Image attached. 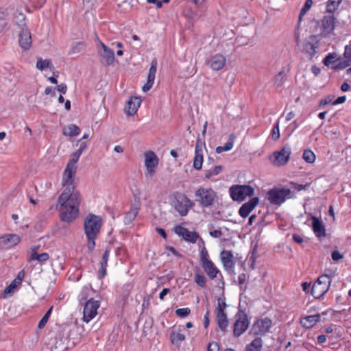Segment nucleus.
<instances>
[{
	"instance_id": "nucleus-33",
	"label": "nucleus",
	"mask_w": 351,
	"mask_h": 351,
	"mask_svg": "<svg viewBox=\"0 0 351 351\" xmlns=\"http://www.w3.org/2000/svg\"><path fill=\"white\" fill-rule=\"evenodd\" d=\"M345 60L340 63V68L343 69L351 64V44L346 45L343 53Z\"/></svg>"
},
{
	"instance_id": "nucleus-21",
	"label": "nucleus",
	"mask_w": 351,
	"mask_h": 351,
	"mask_svg": "<svg viewBox=\"0 0 351 351\" xmlns=\"http://www.w3.org/2000/svg\"><path fill=\"white\" fill-rule=\"evenodd\" d=\"M217 319L219 328L223 332L227 331L228 326V320L227 318L226 313L224 312L222 308H221V304L219 302L217 307Z\"/></svg>"
},
{
	"instance_id": "nucleus-20",
	"label": "nucleus",
	"mask_w": 351,
	"mask_h": 351,
	"mask_svg": "<svg viewBox=\"0 0 351 351\" xmlns=\"http://www.w3.org/2000/svg\"><path fill=\"white\" fill-rule=\"evenodd\" d=\"M157 60L156 59L152 60L151 62V66L149 70V73L147 79V82L143 86V90L144 92H147L149 90L154 84L156 73L157 70Z\"/></svg>"
},
{
	"instance_id": "nucleus-59",
	"label": "nucleus",
	"mask_w": 351,
	"mask_h": 351,
	"mask_svg": "<svg viewBox=\"0 0 351 351\" xmlns=\"http://www.w3.org/2000/svg\"><path fill=\"white\" fill-rule=\"evenodd\" d=\"M346 101V96L339 97L335 101L332 102V105H337L343 104Z\"/></svg>"
},
{
	"instance_id": "nucleus-41",
	"label": "nucleus",
	"mask_w": 351,
	"mask_h": 351,
	"mask_svg": "<svg viewBox=\"0 0 351 351\" xmlns=\"http://www.w3.org/2000/svg\"><path fill=\"white\" fill-rule=\"evenodd\" d=\"M223 167L221 165L215 166L213 169L206 170L205 172V178L210 179L213 176H217L222 171Z\"/></svg>"
},
{
	"instance_id": "nucleus-25",
	"label": "nucleus",
	"mask_w": 351,
	"mask_h": 351,
	"mask_svg": "<svg viewBox=\"0 0 351 351\" xmlns=\"http://www.w3.org/2000/svg\"><path fill=\"white\" fill-rule=\"evenodd\" d=\"M141 104V99L140 98L137 97H132L131 99L128 101V104L125 106V111L127 113L128 115H134L138 107Z\"/></svg>"
},
{
	"instance_id": "nucleus-53",
	"label": "nucleus",
	"mask_w": 351,
	"mask_h": 351,
	"mask_svg": "<svg viewBox=\"0 0 351 351\" xmlns=\"http://www.w3.org/2000/svg\"><path fill=\"white\" fill-rule=\"evenodd\" d=\"M292 184L293 186V188L295 189H296L297 191L306 189L309 186V184H306L303 185V184H296V183H292Z\"/></svg>"
},
{
	"instance_id": "nucleus-36",
	"label": "nucleus",
	"mask_w": 351,
	"mask_h": 351,
	"mask_svg": "<svg viewBox=\"0 0 351 351\" xmlns=\"http://www.w3.org/2000/svg\"><path fill=\"white\" fill-rule=\"evenodd\" d=\"M80 156H81V154L80 153V152L76 151V152L72 153L71 155L70 156V158H69V162L66 167L77 169V162Z\"/></svg>"
},
{
	"instance_id": "nucleus-39",
	"label": "nucleus",
	"mask_w": 351,
	"mask_h": 351,
	"mask_svg": "<svg viewBox=\"0 0 351 351\" xmlns=\"http://www.w3.org/2000/svg\"><path fill=\"white\" fill-rule=\"evenodd\" d=\"M49 258V255L48 253L44 252L42 254H31L29 258V261L36 260L39 263H43L47 261Z\"/></svg>"
},
{
	"instance_id": "nucleus-8",
	"label": "nucleus",
	"mask_w": 351,
	"mask_h": 351,
	"mask_svg": "<svg viewBox=\"0 0 351 351\" xmlns=\"http://www.w3.org/2000/svg\"><path fill=\"white\" fill-rule=\"evenodd\" d=\"M291 153L290 148L286 145L280 151L274 152L269 158L270 161L277 167L285 165L289 160Z\"/></svg>"
},
{
	"instance_id": "nucleus-54",
	"label": "nucleus",
	"mask_w": 351,
	"mask_h": 351,
	"mask_svg": "<svg viewBox=\"0 0 351 351\" xmlns=\"http://www.w3.org/2000/svg\"><path fill=\"white\" fill-rule=\"evenodd\" d=\"M343 258V255L338 251H334L332 253V258L334 261H338Z\"/></svg>"
},
{
	"instance_id": "nucleus-45",
	"label": "nucleus",
	"mask_w": 351,
	"mask_h": 351,
	"mask_svg": "<svg viewBox=\"0 0 351 351\" xmlns=\"http://www.w3.org/2000/svg\"><path fill=\"white\" fill-rule=\"evenodd\" d=\"M285 79V72L281 71L274 77V84L276 87H281Z\"/></svg>"
},
{
	"instance_id": "nucleus-18",
	"label": "nucleus",
	"mask_w": 351,
	"mask_h": 351,
	"mask_svg": "<svg viewBox=\"0 0 351 351\" xmlns=\"http://www.w3.org/2000/svg\"><path fill=\"white\" fill-rule=\"evenodd\" d=\"M158 158L154 152L148 151L145 153V165L150 174L154 173V169L158 165Z\"/></svg>"
},
{
	"instance_id": "nucleus-12",
	"label": "nucleus",
	"mask_w": 351,
	"mask_h": 351,
	"mask_svg": "<svg viewBox=\"0 0 351 351\" xmlns=\"http://www.w3.org/2000/svg\"><path fill=\"white\" fill-rule=\"evenodd\" d=\"M203 148H205V143L199 138L196 141L195 157L193 159V168L196 170H200L203 163Z\"/></svg>"
},
{
	"instance_id": "nucleus-30",
	"label": "nucleus",
	"mask_w": 351,
	"mask_h": 351,
	"mask_svg": "<svg viewBox=\"0 0 351 351\" xmlns=\"http://www.w3.org/2000/svg\"><path fill=\"white\" fill-rule=\"evenodd\" d=\"M25 276V272L23 270H21L19 272L16 278L13 280V282L7 287L4 290V293H12L14 289L16 287L17 285H20Z\"/></svg>"
},
{
	"instance_id": "nucleus-5",
	"label": "nucleus",
	"mask_w": 351,
	"mask_h": 351,
	"mask_svg": "<svg viewBox=\"0 0 351 351\" xmlns=\"http://www.w3.org/2000/svg\"><path fill=\"white\" fill-rule=\"evenodd\" d=\"M331 280L329 276H319L311 288V294L315 298L322 297L329 289Z\"/></svg>"
},
{
	"instance_id": "nucleus-43",
	"label": "nucleus",
	"mask_w": 351,
	"mask_h": 351,
	"mask_svg": "<svg viewBox=\"0 0 351 351\" xmlns=\"http://www.w3.org/2000/svg\"><path fill=\"white\" fill-rule=\"evenodd\" d=\"M170 337L173 344H178L179 343L183 341L185 339L184 335L179 332H172L170 335Z\"/></svg>"
},
{
	"instance_id": "nucleus-31",
	"label": "nucleus",
	"mask_w": 351,
	"mask_h": 351,
	"mask_svg": "<svg viewBox=\"0 0 351 351\" xmlns=\"http://www.w3.org/2000/svg\"><path fill=\"white\" fill-rule=\"evenodd\" d=\"M110 248L107 247L102 256V260L100 263L101 268L99 271V278H103L106 274V267H107V263L110 254Z\"/></svg>"
},
{
	"instance_id": "nucleus-16",
	"label": "nucleus",
	"mask_w": 351,
	"mask_h": 351,
	"mask_svg": "<svg viewBox=\"0 0 351 351\" xmlns=\"http://www.w3.org/2000/svg\"><path fill=\"white\" fill-rule=\"evenodd\" d=\"M21 241V237L16 234H7L0 237L1 249L9 248L17 245Z\"/></svg>"
},
{
	"instance_id": "nucleus-60",
	"label": "nucleus",
	"mask_w": 351,
	"mask_h": 351,
	"mask_svg": "<svg viewBox=\"0 0 351 351\" xmlns=\"http://www.w3.org/2000/svg\"><path fill=\"white\" fill-rule=\"evenodd\" d=\"M209 311H208L204 316V326L205 328H208L209 325Z\"/></svg>"
},
{
	"instance_id": "nucleus-44",
	"label": "nucleus",
	"mask_w": 351,
	"mask_h": 351,
	"mask_svg": "<svg viewBox=\"0 0 351 351\" xmlns=\"http://www.w3.org/2000/svg\"><path fill=\"white\" fill-rule=\"evenodd\" d=\"M303 158L306 162L311 164L315 160V155L311 150L306 149L304 152Z\"/></svg>"
},
{
	"instance_id": "nucleus-27",
	"label": "nucleus",
	"mask_w": 351,
	"mask_h": 351,
	"mask_svg": "<svg viewBox=\"0 0 351 351\" xmlns=\"http://www.w3.org/2000/svg\"><path fill=\"white\" fill-rule=\"evenodd\" d=\"M202 267L206 274L211 279L215 278L217 274L219 272V270L215 266L214 263L210 260L202 263Z\"/></svg>"
},
{
	"instance_id": "nucleus-48",
	"label": "nucleus",
	"mask_w": 351,
	"mask_h": 351,
	"mask_svg": "<svg viewBox=\"0 0 351 351\" xmlns=\"http://www.w3.org/2000/svg\"><path fill=\"white\" fill-rule=\"evenodd\" d=\"M194 280L195 283L201 287H205L207 281L206 277L204 275L199 274H195Z\"/></svg>"
},
{
	"instance_id": "nucleus-52",
	"label": "nucleus",
	"mask_w": 351,
	"mask_h": 351,
	"mask_svg": "<svg viewBox=\"0 0 351 351\" xmlns=\"http://www.w3.org/2000/svg\"><path fill=\"white\" fill-rule=\"evenodd\" d=\"M208 351H219V346L217 342L210 343L208 346Z\"/></svg>"
},
{
	"instance_id": "nucleus-2",
	"label": "nucleus",
	"mask_w": 351,
	"mask_h": 351,
	"mask_svg": "<svg viewBox=\"0 0 351 351\" xmlns=\"http://www.w3.org/2000/svg\"><path fill=\"white\" fill-rule=\"evenodd\" d=\"M102 219L97 215L90 213L84 219V228L87 238V247L93 251L95 246V239L100 232Z\"/></svg>"
},
{
	"instance_id": "nucleus-28",
	"label": "nucleus",
	"mask_w": 351,
	"mask_h": 351,
	"mask_svg": "<svg viewBox=\"0 0 351 351\" xmlns=\"http://www.w3.org/2000/svg\"><path fill=\"white\" fill-rule=\"evenodd\" d=\"M102 58L101 63L104 65H111L114 60V53L112 49L108 47H104V51L100 53Z\"/></svg>"
},
{
	"instance_id": "nucleus-32",
	"label": "nucleus",
	"mask_w": 351,
	"mask_h": 351,
	"mask_svg": "<svg viewBox=\"0 0 351 351\" xmlns=\"http://www.w3.org/2000/svg\"><path fill=\"white\" fill-rule=\"evenodd\" d=\"M235 139V136L234 134H232L229 136L228 141L226 143L224 146H219L216 148V152L217 154H220L223 152L229 151L232 149L234 142Z\"/></svg>"
},
{
	"instance_id": "nucleus-17",
	"label": "nucleus",
	"mask_w": 351,
	"mask_h": 351,
	"mask_svg": "<svg viewBox=\"0 0 351 351\" xmlns=\"http://www.w3.org/2000/svg\"><path fill=\"white\" fill-rule=\"evenodd\" d=\"M319 36L313 35L311 36L308 40H306L304 50L306 53L310 56V58L312 59L313 57L317 53V49L319 47V39H318Z\"/></svg>"
},
{
	"instance_id": "nucleus-22",
	"label": "nucleus",
	"mask_w": 351,
	"mask_h": 351,
	"mask_svg": "<svg viewBox=\"0 0 351 351\" xmlns=\"http://www.w3.org/2000/svg\"><path fill=\"white\" fill-rule=\"evenodd\" d=\"M32 36L27 28H23L19 35V44L24 50H27L32 46Z\"/></svg>"
},
{
	"instance_id": "nucleus-19",
	"label": "nucleus",
	"mask_w": 351,
	"mask_h": 351,
	"mask_svg": "<svg viewBox=\"0 0 351 351\" xmlns=\"http://www.w3.org/2000/svg\"><path fill=\"white\" fill-rule=\"evenodd\" d=\"M259 202L258 197H252L250 201L243 204L239 210V215L243 217H247L250 213L254 209Z\"/></svg>"
},
{
	"instance_id": "nucleus-57",
	"label": "nucleus",
	"mask_w": 351,
	"mask_h": 351,
	"mask_svg": "<svg viewBox=\"0 0 351 351\" xmlns=\"http://www.w3.org/2000/svg\"><path fill=\"white\" fill-rule=\"evenodd\" d=\"M210 235L213 237L219 238L222 235V232L220 230H215L210 232Z\"/></svg>"
},
{
	"instance_id": "nucleus-38",
	"label": "nucleus",
	"mask_w": 351,
	"mask_h": 351,
	"mask_svg": "<svg viewBox=\"0 0 351 351\" xmlns=\"http://www.w3.org/2000/svg\"><path fill=\"white\" fill-rule=\"evenodd\" d=\"M342 0H328L326 5V12L332 14L338 8Z\"/></svg>"
},
{
	"instance_id": "nucleus-34",
	"label": "nucleus",
	"mask_w": 351,
	"mask_h": 351,
	"mask_svg": "<svg viewBox=\"0 0 351 351\" xmlns=\"http://www.w3.org/2000/svg\"><path fill=\"white\" fill-rule=\"evenodd\" d=\"M80 133V129L78 126L74 124H71L68 125L66 129H64L63 131V134L64 136H75Z\"/></svg>"
},
{
	"instance_id": "nucleus-7",
	"label": "nucleus",
	"mask_w": 351,
	"mask_h": 351,
	"mask_svg": "<svg viewBox=\"0 0 351 351\" xmlns=\"http://www.w3.org/2000/svg\"><path fill=\"white\" fill-rule=\"evenodd\" d=\"M194 206V203L184 194H179L176 196V201L173 206L181 216H185L189 209Z\"/></svg>"
},
{
	"instance_id": "nucleus-40",
	"label": "nucleus",
	"mask_w": 351,
	"mask_h": 351,
	"mask_svg": "<svg viewBox=\"0 0 351 351\" xmlns=\"http://www.w3.org/2000/svg\"><path fill=\"white\" fill-rule=\"evenodd\" d=\"M200 241H202V245H199V247L200 250V261L201 263H203L204 262L210 261V259L208 252L204 245V241L202 239H200Z\"/></svg>"
},
{
	"instance_id": "nucleus-49",
	"label": "nucleus",
	"mask_w": 351,
	"mask_h": 351,
	"mask_svg": "<svg viewBox=\"0 0 351 351\" xmlns=\"http://www.w3.org/2000/svg\"><path fill=\"white\" fill-rule=\"evenodd\" d=\"M191 313V310L189 308H178L176 311V314L180 317H185L188 316Z\"/></svg>"
},
{
	"instance_id": "nucleus-14",
	"label": "nucleus",
	"mask_w": 351,
	"mask_h": 351,
	"mask_svg": "<svg viewBox=\"0 0 351 351\" xmlns=\"http://www.w3.org/2000/svg\"><path fill=\"white\" fill-rule=\"evenodd\" d=\"M175 232L179 237H182L186 241L192 243H195L199 237L197 232L189 231L181 226H176L175 227Z\"/></svg>"
},
{
	"instance_id": "nucleus-61",
	"label": "nucleus",
	"mask_w": 351,
	"mask_h": 351,
	"mask_svg": "<svg viewBox=\"0 0 351 351\" xmlns=\"http://www.w3.org/2000/svg\"><path fill=\"white\" fill-rule=\"evenodd\" d=\"M170 291L169 289L168 288H165L162 289V291L160 292V295H159V298L162 300L165 298V296L169 293Z\"/></svg>"
},
{
	"instance_id": "nucleus-56",
	"label": "nucleus",
	"mask_w": 351,
	"mask_h": 351,
	"mask_svg": "<svg viewBox=\"0 0 351 351\" xmlns=\"http://www.w3.org/2000/svg\"><path fill=\"white\" fill-rule=\"evenodd\" d=\"M57 90L62 94H65L67 90V86L65 84H60L56 87Z\"/></svg>"
},
{
	"instance_id": "nucleus-63",
	"label": "nucleus",
	"mask_w": 351,
	"mask_h": 351,
	"mask_svg": "<svg viewBox=\"0 0 351 351\" xmlns=\"http://www.w3.org/2000/svg\"><path fill=\"white\" fill-rule=\"evenodd\" d=\"M239 285H243L246 280V274H241L238 278Z\"/></svg>"
},
{
	"instance_id": "nucleus-42",
	"label": "nucleus",
	"mask_w": 351,
	"mask_h": 351,
	"mask_svg": "<svg viewBox=\"0 0 351 351\" xmlns=\"http://www.w3.org/2000/svg\"><path fill=\"white\" fill-rule=\"evenodd\" d=\"M313 1L312 0H306L305 3L302 8L300 10L299 17H298V23H300L303 16L306 14V13L309 10L311 7L312 6ZM299 26V24H298Z\"/></svg>"
},
{
	"instance_id": "nucleus-13",
	"label": "nucleus",
	"mask_w": 351,
	"mask_h": 351,
	"mask_svg": "<svg viewBox=\"0 0 351 351\" xmlns=\"http://www.w3.org/2000/svg\"><path fill=\"white\" fill-rule=\"evenodd\" d=\"M271 320L267 317L258 319L252 326V330L256 335H264L269 331Z\"/></svg>"
},
{
	"instance_id": "nucleus-58",
	"label": "nucleus",
	"mask_w": 351,
	"mask_h": 351,
	"mask_svg": "<svg viewBox=\"0 0 351 351\" xmlns=\"http://www.w3.org/2000/svg\"><path fill=\"white\" fill-rule=\"evenodd\" d=\"M293 239L295 243L299 244L304 241L303 238L300 235L296 234L293 235Z\"/></svg>"
},
{
	"instance_id": "nucleus-4",
	"label": "nucleus",
	"mask_w": 351,
	"mask_h": 351,
	"mask_svg": "<svg viewBox=\"0 0 351 351\" xmlns=\"http://www.w3.org/2000/svg\"><path fill=\"white\" fill-rule=\"evenodd\" d=\"M230 195L234 201L243 202L247 197L254 194V189L250 185H232L230 189Z\"/></svg>"
},
{
	"instance_id": "nucleus-23",
	"label": "nucleus",
	"mask_w": 351,
	"mask_h": 351,
	"mask_svg": "<svg viewBox=\"0 0 351 351\" xmlns=\"http://www.w3.org/2000/svg\"><path fill=\"white\" fill-rule=\"evenodd\" d=\"M220 256L224 268L228 271L230 272L234 265V263L233 261V254L230 251L223 250L221 252Z\"/></svg>"
},
{
	"instance_id": "nucleus-6",
	"label": "nucleus",
	"mask_w": 351,
	"mask_h": 351,
	"mask_svg": "<svg viewBox=\"0 0 351 351\" xmlns=\"http://www.w3.org/2000/svg\"><path fill=\"white\" fill-rule=\"evenodd\" d=\"M195 200L203 207L211 206L216 197V193L211 189L199 188L195 193Z\"/></svg>"
},
{
	"instance_id": "nucleus-24",
	"label": "nucleus",
	"mask_w": 351,
	"mask_h": 351,
	"mask_svg": "<svg viewBox=\"0 0 351 351\" xmlns=\"http://www.w3.org/2000/svg\"><path fill=\"white\" fill-rule=\"evenodd\" d=\"M140 201L138 200L132 204L130 210L126 213L124 217V223L129 224L136 218L140 209Z\"/></svg>"
},
{
	"instance_id": "nucleus-46",
	"label": "nucleus",
	"mask_w": 351,
	"mask_h": 351,
	"mask_svg": "<svg viewBox=\"0 0 351 351\" xmlns=\"http://www.w3.org/2000/svg\"><path fill=\"white\" fill-rule=\"evenodd\" d=\"M52 309H53V306L49 308V309L47 311V313L45 314V315L41 319V320L39 322L38 327L40 329L44 328L45 324L47 323V322L49 320V317L51 313Z\"/></svg>"
},
{
	"instance_id": "nucleus-26",
	"label": "nucleus",
	"mask_w": 351,
	"mask_h": 351,
	"mask_svg": "<svg viewBox=\"0 0 351 351\" xmlns=\"http://www.w3.org/2000/svg\"><path fill=\"white\" fill-rule=\"evenodd\" d=\"M313 220V229L317 237H322L326 236V230L322 220L316 217H312Z\"/></svg>"
},
{
	"instance_id": "nucleus-29",
	"label": "nucleus",
	"mask_w": 351,
	"mask_h": 351,
	"mask_svg": "<svg viewBox=\"0 0 351 351\" xmlns=\"http://www.w3.org/2000/svg\"><path fill=\"white\" fill-rule=\"evenodd\" d=\"M320 319V315L319 314L314 315H309L302 318L300 321L301 324L303 327L309 328L313 327L317 322Z\"/></svg>"
},
{
	"instance_id": "nucleus-3",
	"label": "nucleus",
	"mask_w": 351,
	"mask_h": 351,
	"mask_svg": "<svg viewBox=\"0 0 351 351\" xmlns=\"http://www.w3.org/2000/svg\"><path fill=\"white\" fill-rule=\"evenodd\" d=\"M267 199L272 204L280 205L287 199L294 197L293 193L289 189L274 188L267 192Z\"/></svg>"
},
{
	"instance_id": "nucleus-64",
	"label": "nucleus",
	"mask_w": 351,
	"mask_h": 351,
	"mask_svg": "<svg viewBox=\"0 0 351 351\" xmlns=\"http://www.w3.org/2000/svg\"><path fill=\"white\" fill-rule=\"evenodd\" d=\"M45 95H51L53 96L56 95L55 91L51 87H47L45 90Z\"/></svg>"
},
{
	"instance_id": "nucleus-10",
	"label": "nucleus",
	"mask_w": 351,
	"mask_h": 351,
	"mask_svg": "<svg viewBox=\"0 0 351 351\" xmlns=\"http://www.w3.org/2000/svg\"><path fill=\"white\" fill-rule=\"evenodd\" d=\"M99 307L98 301H95L93 299L87 301L84 308L83 320L86 323L89 322L97 315Z\"/></svg>"
},
{
	"instance_id": "nucleus-9",
	"label": "nucleus",
	"mask_w": 351,
	"mask_h": 351,
	"mask_svg": "<svg viewBox=\"0 0 351 351\" xmlns=\"http://www.w3.org/2000/svg\"><path fill=\"white\" fill-rule=\"evenodd\" d=\"M336 19L333 15H327L318 23H320L321 33L318 34L319 37H326L332 33L335 29V23Z\"/></svg>"
},
{
	"instance_id": "nucleus-55",
	"label": "nucleus",
	"mask_w": 351,
	"mask_h": 351,
	"mask_svg": "<svg viewBox=\"0 0 351 351\" xmlns=\"http://www.w3.org/2000/svg\"><path fill=\"white\" fill-rule=\"evenodd\" d=\"M332 100V98L331 97V96H327L325 99H322L319 102V106H326L328 104H330Z\"/></svg>"
},
{
	"instance_id": "nucleus-15",
	"label": "nucleus",
	"mask_w": 351,
	"mask_h": 351,
	"mask_svg": "<svg viewBox=\"0 0 351 351\" xmlns=\"http://www.w3.org/2000/svg\"><path fill=\"white\" fill-rule=\"evenodd\" d=\"M206 64L214 71L221 70L226 64V58L221 54H216L206 60Z\"/></svg>"
},
{
	"instance_id": "nucleus-51",
	"label": "nucleus",
	"mask_w": 351,
	"mask_h": 351,
	"mask_svg": "<svg viewBox=\"0 0 351 351\" xmlns=\"http://www.w3.org/2000/svg\"><path fill=\"white\" fill-rule=\"evenodd\" d=\"M335 58L336 55L335 53H329L325 57V58L323 60V62L326 66H328L330 64L334 62Z\"/></svg>"
},
{
	"instance_id": "nucleus-11",
	"label": "nucleus",
	"mask_w": 351,
	"mask_h": 351,
	"mask_svg": "<svg viewBox=\"0 0 351 351\" xmlns=\"http://www.w3.org/2000/svg\"><path fill=\"white\" fill-rule=\"evenodd\" d=\"M237 317L234 324L233 334L234 337H238L247 330L249 326V322L245 314H237Z\"/></svg>"
},
{
	"instance_id": "nucleus-37",
	"label": "nucleus",
	"mask_w": 351,
	"mask_h": 351,
	"mask_svg": "<svg viewBox=\"0 0 351 351\" xmlns=\"http://www.w3.org/2000/svg\"><path fill=\"white\" fill-rule=\"evenodd\" d=\"M36 68L40 71H43L46 68H49L50 69H51L53 68V66L51 64L50 60H43L41 58H38L36 62Z\"/></svg>"
},
{
	"instance_id": "nucleus-47",
	"label": "nucleus",
	"mask_w": 351,
	"mask_h": 351,
	"mask_svg": "<svg viewBox=\"0 0 351 351\" xmlns=\"http://www.w3.org/2000/svg\"><path fill=\"white\" fill-rule=\"evenodd\" d=\"M85 46L86 45L84 42H77L72 46L70 53H80L84 49Z\"/></svg>"
},
{
	"instance_id": "nucleus-1",
	"label": "nucleus",
	"mask_w": 351,
	"mask_h": 351,
	"mask_svg": "<svg viewBox=\"0 0 351 351\" xmlns=\"http://www.w3.org/2000/svg\"><path fill=\"white\" fill-rule=\"evenodd\" d=\"M76 173V169L66 167L62 181L64 190L59 196L56 205L60 219L66 223L73 221L79 215L81 195L76 189L75 183Z\"/></svg>"
},
{
	"instance_id": "nucleus-50",
	"label": "nucleus",
	"mask_w": 351,
	"mask_h": 351,
	"mask_svg": "<svg viewBox=\"0 0 351 351\" xmlns=\"http://www.w3.org/2000/svg\"><path fill=\"white\" fill-rule=\"evenodd\" d=\"M272 138L275 141L278 140L280 137V132H279V123L277 122L273 129H272Z\"/></svg>"
},
{
	"instance_id": "nucleus-62",
	"label": "nucleus",
	"mask_w": 351,
	"mask_h": 351,
	"mask_svg": "<svg viewBox=\"0 0 351 351\" xmlns=\"http://www.w3.org/2000/svg\"><path fill=\"white\" fill-rule=\"evenodd\" d=\"M147 1L149 3H156V7L158 8H160L162 7V2L159 1V0H147Z\"/></svg>"
},
{
	"instance_id": "nucleus-35",
	"label": "nucleus",
	"mask_w": 351,
	"mask_h": 351,
	"mask_svg": "<svg viewBox=\"0 0 351 351\" xmlns=\"http://www.w3.org/2000/svg\"><path fill=\"white\" fill-rule=\"evenodd\" d=\"M262 348V340L261 338H256L245 348V351H260Z\"/></svg>"
}]
</instances>
